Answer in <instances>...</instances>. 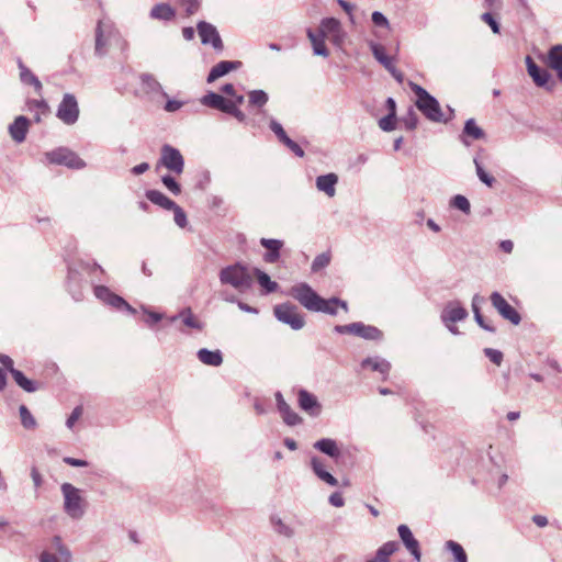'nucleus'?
I'll use <instances>...</instances> for the list:
<instances>
[{"instance_id":"1","label":"nucleus","mask_w":562,"mask_h":562,"mask_svg":"<svg viewBox=\"0 0 562 562\" xmlns=\"http://www.w3.org/2000/svg\"><path fill=\"white\" fill-rule=\"evenodd\" d=\"M290 294L306 310L312 312H322L328 315H336L337 307L348 312L346 301L338 297L323 299L307 283H299L291 288Z\"/></svg>"},{"instance_id":"2","label":"nucleus","mask_w":562,"mask_h":562,"mask_svg":"<svg viewBox=\"0 0 562 562\" xmlns=\"http://www.w3.org/2000/svg\"><path fill=\"white\" fill-rule=\"evenodd\" d=\"M411 88L417 97V109L431 122H447L453 116V110L449 109L450 117L445 119L441 106L436 98L429 94L423 87L411 83Z\"/></svg>"},{"instance_id":"3","label":"nucleus","mask_w":562,"mask_h":562,"mask_svg":"<svg viewBox=\"0 0 562 562\" xmlns=\"http://www.w3.org/2000/svg\"><path fill=\"white\" fill-rule=\"evenodd\" d=\"M60 491L64 497V512L71 519H81L88 507L83 492L70 483H63Z\"/></svg>"},{"instance_id":"4","label":"nucleus","mask_w":562,"mask_h":562,"mask_svg":"<svg viewBox=\"0 0 562 562\" xmlns=\"http://www.w3.org/2000/svg\"><path fill=\"white\" fill-rule=\"evenodd\" d=\"M220 280L223 284H229L237 291L245 292L251 285L252 276L246 267L236 263L222 269Z\"/></svg>"},{"instance_id":"5","label":"nucleus","mask_w":562,"mask_h":562,"mask_svg":"<svg viewBox=\"0 0 562 562\" xmlns=\"http://www.w3.org/2000/svg\"><path fill=\"white\" fill-rule=\"evenodd\" d=\"M40 562H72V554L61 538L54 536L48 547L40 554Z\"/></svg>"},{"instance_id":"6","label":"nucleus","mask_w":562,"mask_h":562,"mask_svg":"<svg viewBox=\"0 0 562 562\" xmlns=\"http://www.w3.org/2000/svg\"><path fill=\"white\" fill-rule=\"evenodd\" d=\"M159 166H162L170 172L179 176L184 170V159L179 149L165 144L160 150V158L158 160L157 168Z\"/></svg>"},{"instance_id":"7","label":"nucleus","mask_w":562,"mask_h":562,"mask_svg":"<svg viewBox=\"0 0 562 562\" xmlns=\"http://www.w3.org/2000/svg\"><path fill=\"white\" fill-rule=\"evenodd\" d=\"M276 318L289 325L294 330H300L305 325L304 317L299 313L297 307L291 303H283L274 306Z\"/></svg>"},{"instance_id":"8","label":"nucleus","mask_w":562,"mask_h":562,"mask_svg":"<svg viewBox=\"0 0 562 562\" xmlns=\"http://www.w3.org/2000/svg\"><path fill=\"white\" fill-rule=\"evenodd\" d=\"M117 34V30L110 21L99 20L95 27L94 54L103 57L108 53L110 40Z\"/></svg>"},{"instance_id":"9","label":"nucleus","mask_w":562,"mask_h":562,"mask_svg":"<svg viewBox=\"0 0 562 562\" xmlns=\"http://www.w3.org/2000/svg\"><path fill=\"white\" fill-rule=\"evenodd\" d=\"M50 164L64 165L71 169H82L86 162L74 151L68 148H57L45 154Z\"/></svg>"},{"instance_id":"10","label":"nucleus","mask_w":562,"mask_h":562,"mask_svg":"<svg viewBox=\"0 0 562 562\" xmlns=\"http://www.w3.org/2000/svg\"><path fill=\"white\" fill-rule=\"evenodd\" d=\"M334 330L338 334H351L369 340H380L383 337L382 331L371 325H364L357 322L348 325H337Z\"/></svg>"},{"instance_id":"11","label":"nucleus","mask_w":562,"mask_h":562,"mask_svg":"<svg viewBox=\"0 0 562 562\" xmlns=\"http://www.w3.org/2000/svg\"><path fill=\"white\" fill-rule=\"evenodd\" d=\"M56 116L66 125H74L79 117L77 99L71 93H65L58 105Z\"/></svg>"},{"instance_id":"12","label":"nucleus","mask_w":562,"mask_h":562,"mask_svg":"<svg viewBox=\"0 0 562 562\" xmlns=\"http://www.w3.org/2000/svg\"><path fill=\"white\" fill-rule=\"evenodd\" d=\"M492 306L497 313L513 325H519L521 316L517 310L512 306L506 299L498 292H493L490 296Z\"/></svg>"},{"instance_id":"13","label":"nucleus","mask_w":562,"mask_h":562,"mask_svg":"<svg viewBox=\"0 0 562 562\" xmlns=\"http://www.w3.org/2000/svg\"><path fill=\"white\" fill-rule=\"evenodd\" d=\"M94 295L98 300L103 302L104 304L116 308V310H126L130 314H135L136 310L131 306L122 296L113 293L109 288L104 285H95L94 286Z\"/></svg>"},{"instance_id":"14","label":"nucleus","mask_w":562,"mask_h":562,"mask_svg":"<svg viewBox=\"0 0 562 562\" xmlns=\"http://www.w3.org/2000/svg\"><path fill=\"white\" fill-rule=\"evenodd\" d=\"M319 33L328 37L338 47L342 46L346 40V32L340 22L335 18L323 19L319 25Z\"/></svg>"},{"instance_id":"15","label":"nucleus","mask_w":562,"mask_h":562,"mask_svg":"<svg viewBox=\"0 0 562 562\" xmlns=\"http://www.w3.org/2000/svg\"><path fill=\"white\" fill-rule=\"evenodd\" d=\"M371 52L374 58L392 75V77L400 83L404 80V75L393 64V58L387 56L385 48L374 42L370 43Z\"/></svg>"},{"instance_id":"16","label":"nucleus","mask_w":562,"mask_h":562,"mask_svg":"<svg viewBox=\"0 0 562 562\" xmlns=\"http://www.w3.org/2000/svg\"><path fill=\"white\" fill-rule=\"evenodd\" d=\"M171 324L180 323L179 330L187 333L188 329H203V323L194 315L190 307L182 308L178 314L168 318Z\"/></svg>"},{"instance_id":"17","label":"nucleus","mask_w":562,"mask_h":562,"mask_svg":"<svg viewBox=\"0 0 562 562\" xmlns=\"http://www.w3.org/2000/svg\"><path fill=\"white\" fill-rule=\"evenodd\" d=\"M196 30L202 44H211L212 47L217 52L223 50L224 46L222 38L213 24L201 21L198 23Z\"/></svg>"},{"instance_id":"18","label":"nucleus","mask_w":562,"mask_h":562,"mask_svg":"<svg viewBox=\"0 0 562 562\" xmlns=\"http://www.w3.org/2000/svg\"><path fill=\"white\" fill-rule=\"evenodd\" d=\"M468 317V311L458 301H451L446 304L441 312L443 324L457 323Z\"/></svg>"},{"instance_id":"19","label":"nucleus","mask_w":562,"mask_h":562,"mask_svg":"<svg viewBox=\"0 0 562 562\" xmlns=\"http://www.w3.org/2000/svg\"><path fill=\"white\" fill-rule=\"evenodd\" d=\"M398 536L406 547V549L412 553L415 561L419 562L422 558V552L419 550V543L414 538L411 529L406 525H400L397 528Z\"/></svg>"},{"instance_id":"20","label":"nucleus","mask_w":562,"mask_h":562,"mask_svg":"<svg viewBox=\"0 0 562 562\" xmlns=\"http://www.w3.org/2000/svg\"><path fill=\"white\" fill-rule=\"evenodd\" d=\"M299 405L311 416H318L321 414L322 406L317 397L306 390H300L299 392Z\"/></svg>"},{"instance_id":"21","label":"nucleus","mask_w":562,"mask_h":562,"mask_svg":"<svg viewBox=\"0 0 562 562\" xmlns=\"http://www.w3.org/2000/svg\"><path fill=\"white\" fill-rule=\"evenodd\" d=\"M276 401L278 411L286 425L295 426L302 422V418L290 407L280 392L276 393Z\"/></svg>"},{"instance_id":"22","label":"nucleus","mask_w":562,"mask_h":562,"mask_svg":"<svg viewBox=\"0 0 562 562\" xmlns=\"http://www.w3.org/2000/svg\"><path fill=\"white\" fill-rule=\"evenodd\" d=\"M338 183V176L334 172L318 176L315 186L319 192L325 193L328 198L336 195V186Z\"/></svg>"},{"instance_id":"23","label":"nucleus","mask_w":562,"mask_h":562,"mask_svg":"<svg viewBox=\"0 0 562 562\" xmlns=\"http://www.w3.org/2000/svg\"><path fill=\"white\" fill-rule=\"evenodd\" d=\"M240 61H228L223 60L216 64L210 71L207 76V82H213L217 80L218 78L227 75L232 70H236L240 67Z\"/></svg>"},{"instance_id":"24","label":"nucleus","mask_w":562,"mask_h":562,"mask_svg":"<svg viewBox=\"0 0 562 562\" xmlns=\"http://www.w3.org/2000/svg\"><path fill=\"white\" fill-rule=\"evenodd\" d=\"M528 75L532 78L538 87H543L549 80V74L544 69H540L530 56L526 57Z\"/></svg>"},{"instance_id":"25","label":"nucleus","mask_w":562,"mask_h":562,"mask_svg":"<svg viewBox=\"0 0 562 562\" xmlns=\"http://www.w3.org/2000/svg\"><path fill=\"white\" fill-rule=\"evenodd\" d=\"M547 65L555 71L557 77L562 82V45H555L550 48Z\"/></svg>"},{"instance_id":"26","label":"nucleus","mask_w":562,"mask_h":562,"mask_svg":"<svg viewBox=\"0 0 562 562\" xmlns=\"http://www.w3.org/2000/svg\"><path fill=\"white\" fill-rule=\"evenodd\" d=\"M29 130V120L25 116H18L14 122L9 126L11 137L16 143H22L25 139Z\"/></svg>"},{"instance_id":"27","label":"nucleus","mask_w":562,"mask_h":562,"mask_svg":"<svg viewBox=\"0 0 562 562\" xmlns=\"http://www.w3.org/2000/svg\"><path fill=\"white\" fill-rule=\"evenodd\" d=\"M149 16L153 20L168 22L175 19L176 11L168 3H157L151 8Z\"/></svg>"},{"instance_id":"28","label":"nucleus","mask_w":562,"mask_h":562,"mask_svg":"<svg viewBox=\"0 0 562 562\" xmlns=\"http://www.w3.org/2000/svg\"><path fill=\"white\" fill-rule=\"evenodd\" d=\"M314 449L318 450L319 452L333 458L337 459L340 456L339 447L336 442V440L330 438H323L314 442L313 445Z\"/></svg>"},{"instance_id":"29","label":"nucleus","mask_w":562,"mask_h":562,"mask_svg":"<svg viewBox=\"0 0 562 562\" xmlns=\"http://www.w3.org/2000/svg\"><path fill=\"white\" fill-rule=\"evenodd\" d=\"M142 88L146 93L161 94L167 98V93L164 91L162 86L159 81L150 74H143L140 76Z\"/></svg>"},{"instance_id":"30","label":"nucleus","mask_w":562,"mask_h":562,"mask_svg":"<svg viewBox=\"0 0 562 562\" xmlns=\"http://www.w3.org/2000/svg\"><path fill=\"white\" fill-rule=\"evenodd\" d=\"M198 359L202 363L212 367H218L223 362V356L220 350H209L206 348H202L198 351Z\"/></svg>"},{"instance_id":"31","label":"nucleus","mask_w":562,"mask_h":562,"mask_svg":"<svg viewBox=\"0 0 562 562\" xmlns=\"http://www.w3.org/2000/svg\"><path fill=\"white\" fill-rule=\"evenodd\" d=\"M307 37L310 38L313 47V53L317 56L327 57L329 55L325 45V36L322 33L315 34L312 30H307Z\"/></svg>"},{"instance_id":"32","label":"nucleus","mask_w":562,"mask_h":562,"mask_svg":"<svg viewBox=\"0 0 562 562\" xmlns=\"http://www.w3.org/2000/svg\"><path fill=\"white\" fill-rule=\"evenodd\" d=\"M146 198L155 205H158L165 210H171L176 206V203L171 199L158 190H148L146 192Z\"/></svg>"},{"instance_id":"33","label":"nucleus","mask_w":562,"mask_h":562,"mask_svg":"<svg viewBox=\"0 0 562 562\" xmlns=\"http://www.w3.org/2000/svg\"><path fill=\"white\" fill-rule=\"evenodd\" d=\"M19 69H20V80L25 85L33 86L35 89V92L37 94H41L42 83L38 80V78L26 66H24L22 64V61H19Z\"/></svg>"},{"instance_id":"34","label":"nucleus","mask_w":562,"mask_h":562,"mask_svg":"<svg viewBox=\"0 0 562 562\" xmlns=\"http://www.w3.org/2000/svg\"><path fill=\"white\" fill-rule=\"evenodd\" d=\"M397 549L398 544L395 541L385 542L378 549L375 557L367 562H389L390 555H392Z\"/></svg>"},{"instance_id":"35","label":"nucleus","mask_w":562,"mask_h":562,"mask_svg":"<svg viewBox=\"0 0 562 562\" xmlns=\"http://www.w3.org/2000/svg\"><path fill=\"white\" fill-rule=\"evenodd\" d=\"M361 366L362 368H370L381 374H387L391 369L390 362L379 357L367 358L362 361Z\"/></svg>"},{"instance_id":"36","label":"nucleus","mask_w":562,"mask_h":562,"mask_svg":"<svg viewBox=\"0 0 562 562\" xmlns=\"http://www.w3.org/2000/svg\"><path fill=\"white\" fill-rule=\"evenodd\" d=\"M12 378L14 379L15 383L22 387L24 391L32 393L37 391V385L34 381L27 379L21 371L13 370L12 371Z\"/></svg>"},{"instance_id":"37","label":"nucleus","mask_w":562,"mask_h":562,"mask_svg":"<svg viewBox=\"0 0 562 562\" xmlns=\"http://www.w3.org/2000/svg\"><path fill=\"white\" fill-rule=\"evenodd\" d=\"M254 273L257 277L258 283L266 290L267 293H271L277 290V282L272 281L266 272L259 269H254Z\"/></svg>"},{"instance_id":"38","label":"nucleus","mask_w":562,"mask_h":562,"mask_svg":"<svg viewBox=\"0 0 562 562\" xmlns=\"http://www.w3.org/2000/svg\"><path fill=\"white\" fill-rule=\"evenodd\" d=\"M463 134L465 136H469L473 139H481L484 137V132L483 130L477 126L476 122L474 121V119H469L465 124H464V128H463Z\"/></svg>"},{"instance_id":"39","label":"nucleus","mask_w":562,"mask_h":562,"mask_svg":"<svg viewBox=\"0 0 562 562\" xmlns=\"http://www.w3.org/2000/svg\"><path fill=\"white\" fill-rule=\"evenodd\" d=\"M446 549L449 550L456 560V562H468V557L461 544L453 540L446 542Z\"/></svg>"},{"instance_id":"40","label":"nucleus","mask_w":562,"mask_h":562,"mask_svg":"<svg viewBox=\"0 0 562 562\" xmlns=\"http://www.w3.org/2000/svg\"><path fill=\"white\" fill-rule=\"evenodd\" d=\"M248 103L250 106L262 108L269 100L268 94L263 90H251L248 93Z\"/></svg>"},{"instance_id":"41","label":"nucleus","mask_w":562,"mask_h":562,"mask_svg":"<svg viewBox=\"0 0 562 562\" xmlns=\"http://www.w3.org/2000/svg\"><path fill=\"white\" fill-rule=\"evenodd\" d=\"M27 106L31 112H34V119L36 122H40L41 115L48 111V105L43 99L29 101Z\"/></svg>"},{"instance_id":"42","label":"nucleus","mask_w":562,"mask_h":562,"mask_svg":"<svg viewBox=\"0 0 562 562\" xmlns=\"http://www.w3.org/2000/svg\"><path fill=\"white\" fill-rule=\"evenodd\" d=\"M224 98L215 92H209L201 99V103L205 106L220 110Z\"/></svg>"},{"instance_id":"43","label":"nucleus","mask_w":562,"mask_h":562,"mask_svg":"<svg viewBox=\"0 0 562 562\" xmlns=\"http://www.w3.org/2000/svg\"><path fill=\"white\" fill-rule=\"evenodd\" d=\"M19 413H20V417H21V423L24 428H26V429L35 428L36 420L25 405H21L19 407Z\"/></svg>"},{"instance_id":"44","label":"nucleus","mask_w":562,"mask_h":562,"mask_svg":"<svg viewBox=\"0 0 562 562\" xmlns=\"http://www.w3.org/2000/svg\"><path fill=\"white\" fill-rule=\"evenodd\" d=\"M450 205L454 209L460 210L464 214H469L471 211V204H470L469 200L464 195H461V194L453 196L450 201Z\"/></svg>"},{"instance_id":"45","label":"nucleus","mask_w":562,"mask_h":562,"mask_svg":"<svg viewBox=\"0 0 562 562\" xmlns=\"http://www.w3.org/2000/svg\"><path fill=\"white\" fill-rule=\"evenodd\" d=\"M474 165H475V170H476V175L479 177V179L484 183L486 184L487 187H493V184L495 183V178L491 175H488L482 167V165L480 164V161L477 160V158H474Z\"/></svg>"},{"instance_id":"46","label":"nucleus","mask_w":562,"mask_h":562,"mask_svg":"<svg viewBox=\"0 0 562 562\" xmlns=\"http://www.w3.org/2000/svg\"><path fill=\"white\" fill-rule=\"evenodd\" d=\"M161 182L165 186V188L172 194L179 195L181 193V187L173 177L169 175L162 176Z\"/></svg>"},{"instance_id":"47","label":"nucleus","mask_w":562,"mask_h":562,"mask_svg":"<svg viewBox=\"0 0 562 562\" xmlns=\"http://www.w3.org/2000/svg\"><path fill=\"white\" fill-rule=\"evenodd\" d=\"M329 261H330V254L328 251L323 252L314 259V261L312 263V270L314 272H316V271L325 268L329 263Z\"/></svg>"},{"instance_id":"48","label":"nucleus","mask_w":562,"mask_h":562,"mask_svg":"<svg viewBox=\"0 0 562 562\" xmlns=\"http://www.w3.org/2000/svg\"><path fill=\"white\" fill-rule=\"evenodd\" d=\"M396 124V115L387 114L386 116L380 119L379 127L384 132H391L395 130Z\"/></svg>"},{"instance_id":"49","label":"nucleus","mask_w":562,"mask_h":562,"mask_svg":"<svg viewBox=\"0 0 562 562\" xmlns=\"http://www.w3.org/2000/svg\"><path fill=\"white\" fill-rule=\"evenodd\" d=\"M173 211V221L179 227H184L187 225V215L184 211L176 204L175 207L171 209Z\"/></svg>"},{"instance_id":"50","label":"nucleus","mask_w":562,"mask_h":562,"mask_svg":"<svg viewBox=\"0 0 562 562\" xmlns=\"http://www.w3.org/2000/svg\"><path fill=\"white\" fill-rule=\"evenodd\" d=\"M310 463H311V468H312L314 474L317 477L321 475V473L326 471L324 461L321 458L316 457V456H313L311 458Z\"/></svg>"},{"instance_id":"51","label":"nucleus","mask_w":562,"mask_h":562,"mask_svg":"<svg viewBox=\"0 0 562 562\" xmlns=\"http://www.w3.org/2000/svg\"><path fill=\"white\" fill-rule=\"evenodd\" d=\"M270 128L277 135L281 143H283L289 137L285 131L283 130L282 125L276 120H271Z\"/></svg>"},{"instance_id":"52","label":"nucleus","mask_w":562,"mask_h":562,"mask_svg":"<svg viewBox=\"0 0 562 562\" xmlns=\"http://www.w3.org/2000/svg\"><path fill=\"white\" fill-rule=\"evenodd\" d=\"M484 353L496 366H499L503 361V353L499 350L486 348L484 349Z\"/></svg>"},{"instance_id":"53","label":"nucleus","mask_w":562,"mask_h":562,"mask_svg":"<svg viewBox=\"0 0 562 562\" xmlns=\"http://www.w3.org/2000/svg\"><path fill=\"white\" fill-rule=\"evenodd\" d=\"M81 415H82V407L81 406L75 407L66 420V426L69 429H71L74 427V425L78 422V419L81 417Z\"/></svg>"},{"instance_id":"54","label":"nucleus","mask_w":562,"mask_h":562,"mask_svg":"<svg viewBox=\"0 0 562 562\" xmlns=\"http://www.w3.org/2000/svg\"><path fill=\"white\" fill-rule=\"evenodd\" d=\"M481 19L490 25V27L492 29L493 33L495 34H498L499 33V23L494 19V16L488 13V12H485L482 14Z\"/></svg>"},{"instance_id":"55","label":"nucleus","mask_w":562,"mask_h":562,"mask_svg":"<svg viewBox=\"0 0 562 562\" xmlns=\"http://www.w3.org/2000/svg\"><path fill=\"white\" fill-rule=\"evenodd\" d=\"M282 144H284L292 153H294L297 157H304L305 153L301 148V146L288 137Z\"/></svg>"},{"instance_id":"56","label":"nucleus","mask_w":562,"mask_h":562,"mask_svg":"<svg viewBox=\"0 0 562 562\" xmlns=\"http://www.w3.org/2000/svg\"><path fill=\"white\" fill-rule=\"evenodd\" d=\"M181 5L184 8L188 15L195 13L199 9V0H181Z\"/></svg>"},{"instance_id":"57","label":"nucleus","mask_w":562,"mask_h":562,"mask_svg":"<svg viewBox=\"0 0 562 562\" xmlns=\"http://www.w3.org/2000/svg\"><path fill=\"white\" fill-rule=\"evenodd\" d=\"M372 22L376 26H381V27H389L390 26L389 20L379 11H374L372 13Z\"/></svg>"},{"instance_id":"58","label":"nucleus","mask_w":562,"mask_h":562,"mask_svg":"<svg viewBox=\"0 0 562 562\" xmlns=\"http://www.w3.org/2000/svg\"><path fill=\"white\" fill-rule=\"evenodd\" d=\"M143 312L147 314L148 318L146 319V323L149 325L156 324L162 319V314L157 312H150L146 307H142Z\"/></svg>"},{"instance_id":"59","label":"nucleus","mask_w":562,"mask_h":562,"mask_svg":"<svg viewBox=\"0 0 562 562\" xmlns=\"http://www.w3.org/2000/svg\"><path fill=\"white\" fill-rule=\"evenodd\" d=\"M63 461L70 465V467H76V468H82V467H87L88 465V462L86 460H82V459H76V458H72V457H65L63 459Z\"/></svg>"},{"instance_id":"60","label":"nucleus","mask_w":562,"mask_h":562,"mask_svg":"<svg viewBox=\"0 0 562 562\" xmlns=\"http://www.w3.org/2000/svg\"><path fill=\"white\" fill-rule=\"evenodd\" d=\"M328 501H329L330 505H333L335 507H342L345 505L344 497H342L341 493H339V492L333 493L329 496Z\"/></svg>"},{"instance_id":"61","label":"nucleus","mask_w":562,"mask_h":562,"mask_svg":"<svg viewBox=\"0 0 562 562\" xmlns=\"http://www.w3.org/2000/svg\"><path fill=\"white\" fill-rule=\"evenodd\" d=\"M318 479L322 480L323 482L327 483L330 486L338 485V480L333 474H330L328 471H324L323 473H321Z\"/></svg>"},{"instance_id":"62","label":"nucleus","mask_w":562,"mask_h":562,"mask_svg":"<svg viewBox=\"0 0 562 562\" xmlns=\"http://www.w3.org/2000/svg\"><path fill=\"white\" fill-rule=\"evenodd\" d=\"M279 249L280 248H268V251L265 254V260L268 262L277 261L280 257Z\"/></svg>"},{"instance_id":"63","label":"nucleus","mask_w":562,"mask_h":562,"mask_svg":"<svg viewBox=\"0 0 562 562\" xmlns=\"http://www.w3.org/2000/svg\"><path fill=\"white\" fill-rule=\"evenodd\" d=\"M183 105V102L181 101H178V100H168L166 105H165V110L167 112H176L178 110H180Z\"/></svg>"},{"instance_id":"64","label":"nucleus","mask_w":562,"mask_h":562,"mask_svg":"<svg viewBox=\"0 0 562 562\" xmlns=\"http://www.w3.org/2000/svg\"><path fill=\"white\" fill-rule=\"evenodd\" d=\"M484 297L479 295V294H475L472 299V311H473V314H476V313H480L481 312V305L484 303Z\"/></svg>"}]
</instances>
